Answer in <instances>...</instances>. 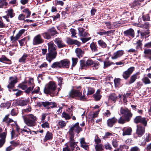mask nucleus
Masks as SVG:
<instances>
[{"label": "nucleus", "mask_w": 151, "mask_h": 151, "mask_svg": "<svg viewBox=\"0 0 151 151\" xmlns=\"http://www.w3.org/2000/svg\"><path fill=\"white\" fill-rule=\"evenodd\" d=\"M95 149L96 151H102L104 150L103 144H96L95 146Z\"/></svg>", "instance_id": "nucleus-37"}, {"label": "nucleus", "mask_w": 151, "mask_h": 151, "mask_svg": "<svg viewBox=\"0 0 151 151\" xmlns=\"http://www.w3.org/2000/svg\"><path fill=\"white\" fill-rule=\"evenodd\" d=\"M142 80L145 84H149L151 83L150 80L147 77H145Z\"/></svg>", "instance_id": "nucleus-58"}, {"label": "nucleus", "mask_w": 151, "mask_h": 151, "mask_svg": "<svg viewBox=\"0 0 151 151\" xmlns=\"http://www.w3.org/2000/svg\"><path fill=\"white\" fill-rule=\"evenodd\" d=\"M120 112L121 114L123 115L124 118L121 116L118 120L117 122L119 124H123L126 122H129L130 121L133 115L130 110L127 108H124L122 107L120 109Z\"/></svg>", "instance_id": "nucleus-3"}, {"label": "nucleus", "mask_w": 151, "mask_h": 151, "mask_svg": "<svg viewBox=\"0 0 151 151\" xmlns=\"http://www.w3.org/2000/svg\"><path fill=\"white\" fill-rule=\"evenodd\" d=\"M118 97L115 93L111 94L109 97V99L115 103L117 100Z\"/></svg>", "instance_id": "nucleus-30"}, {"label": "nucleus", "mask_w": 151, "mask_h": 151, "mask_svg": "<svg viewBox=\"0 0 151 151\" xmlns=\"http://www.w3.org/2000/svg\"><path fill=\"white\" fill-rule=\"evenodd\" d=\"M44 42V40L42 38L41 35L38 34L34 37L32 43L34 45H36L41 44Z\"/></svg>", "instance_id": "nucleus-13"}, {"label": "nucleus", "mask_w": 151, "mask_h": 151, "mask_svg": "<svg viewBox=\"0 0 151 151\" xmlns=\"http://www.w3.org/2000/svg\"><path fill=\"white\" fill-rule=\"evenodd\" d=\"M10 105L11 104L9 102H6L5 103H1L0 105V107L2 108H8L10 107Z\"/></svg>", "instance_id": "nucleus-42"}, {"label": "nucleus", "mask_w": 151, "mask_h": 151, "mask_svg": "<svg viewBox=\"0 0 151 151\" xmlns=\"http://www.w3.org/2000/svg\"><path fill=\"white\" fill-rule=\"evenodd\" d=\"M29 54L24 53L22 56L19 60L20 63H26V60Z\"/></svg>", "instance_id": "nucleus-31"}, {"label": "nucleus", "mask_w": 151, "mask_h": 151, "mask_svg": "<svg viewBox=\"0 0 151 151\" xmlns=\"http://www.w3.org/2000/svg\"><path fill=\"white\" fill-rule=\"evenodd\" d=\"M79 124V123L77 122L71 126L68 132L70 136H74V131L78 134L82 131V129L80 127Z\"/></svg>", "instance_id": "nucleus-8"}, {"label": "nucleus", "mask_w": 151, "mask_h": 151, "mask_svg": "<svg viewBox=\"0 0 151 151\" xmlns=\"http://www.w3.org/2000/svg\"><path fill=\"white\" fill-rule=\"evenodd\" d=\"M104 147L105 149L106 150H111L112 149L111 145L109 142L105 143L104 145Z\"/></svg>", "instance_id": "nucleus-49"}, {"label": "nucleus", "mask_w": 151, "mask_h": 151, "mask_svg": "<svg viewBox=\"0 0 151 151\" xmlns=\"http://www.w3.org/2000/svg\"><path fill=\"white\" fill-rule=\"evenodd\" d=\"M25 123L28 126H35L36 124V117L32 114H30L23 118Z\"/></svg>", "instance_id": "nucleus-5"}, {"label": "nucleus", "mask_w": 151, "mask_h": 151, "mask_svg": "<svg viewBox=\"0 0 151 151\" xmlns=\"http://www.w3.org/2000/svg\"><path fill=\"white\" fill-rule=\"evenodd\" d=\"M124 51L122 50H119L114 53L113 56L111 57L112 60H116L120 58L124 54Z\"/></svg>", "instance_id": "nucleus-18"}, {"label": "nucleus", "mask_w": 151, "mask_h": 151, "mask_svg": "<svg viewBox=\"0 0 151 151\" xmlns=\"http://www.w3.org/2000/svg\"><path fill=\"white\" fill-rule=\"evenodd\" d=\"M74 136H70L69 137V142L70 146V147H76V145L74 143V141L75 140L74 138Z\"/></svg>", "instance_id": "nucleus-33"}, {"label": "nucleus", "mask_w": 151, "mask_h": 151, "mask_svg": "<svg viewBox=\"0 0 151 151\" xmlns=\"http://www.w3.org/2000/svg\"><path fill=\"white\" fill-rule=\"evenodd\" d=\"M62 115V117L65 118L66 120L69 119L71 118V116L65 111L63 112Z\"/></svg>", "instance_id": "nucleus-48"}, {"label": "nucleus", "mask_w": 151, "mask_h": 151, "mask_svg": "<svg viewBox=\"0 0 151 151\" xmlns=\"http://www.w3.org/2000/svg\"><path fill=\"white\" fill-rule=\"evenodd\" d=\"M8 13L7 15L8 16H10L11 18L13 17L15 15V14L13 13V10L12 9H9L8 10Z\"/></svg>", "instance_id": "nucleus-46"}, {"label": "nucleus", "mask_w": 151, "mask_h": 151, "mask_svg": "<svg viewBox=\"0 0 151 151\" xmlns=\"http://www.w3.org/2000/svg\"><path fill=\"white\" fill-rule=\"evenodd\" d=\"M25 30L23 29L20 30L18 33L17 34L16 36L14 37L13 36L10 37L11 41L12 42H15L19 39L20 37L24 32Z\"/></svg>", "instance_id": "nucleus-14"}, {"label": "nucleus", "mask_w": 151, "mask_h": 151, "mask_svg": "<svg viewBox=\"0 0 151 151\" xmlns=\"http://www.w3.org/2000/svg\"><path fill=\"white\" fill-rule=\"evenodd\" d=\"M66 42L69 45H75L78 47L80 46L81 44V42L77 40H73L69 37L67 38Z\"/></svg>", "instance_id": "nucleus-16"}, {"label": "nucleus", "mask_w": 151, "mask_h": 151, "mask_svg": "<svg viewBox=\"0 0 151 151\" xmlns=\"http://www.w3.org/2000/svg\"><path fill=\"white\" fill-rule=\"evenodd\" d=\"M48 53L46 54V59L50 63L55 59L57 56L56 45L53 42H50L47 43Z\"/></svg>", "instance_id": "nucleus-4"}, {"label": "nucleus", "mask_w": 151, "mask_h": 151, "mask_svg": "<svg viewBox=\"0 0 151 151\" xmlns=\"http://www.w3.org/2000/svg\"><path fill=\"white\" fill-rule=\"evenodd\" d=\"M117 121L118 119L114 117L109 118L107 121V126L108 127H112L117 122Z\"/></svg>", "instance_id": "nucleus-20"}, {"label": "nucleus", "mask_w": 151, "mask_h": 151, "mask_svg": "<svg viewBox=\"0 0 151 151\" xmlns=\"http://www.w3.org/2000/svg\"><path fill=\"white\" fill-rule=\"evenodd\" d=\"M43 123L41 124V127L43 128H50V125L47 122H45L44 121L42 122Z\"/></svg>", "instance_id": "nucleus-50"}, {"label": "nucleus", "mask_w": 151, "mask_h": 151, "mask_svg": "<svg viewBox=\"0 0 151 151\" xmlns=\"http://www.w3.org/2000/svg\"><path fill=\"white\" fill-rule=\"evenodd\" d=\"M57 106V105L56 104L55 102H49V106L50 109V108H53L55 107H56Z\"/></svg>", "instance_id": "nucleus-52"}, {"label": "nucleus", "mask_w": 151, "mask_h": 151, "mask_svg": "<svg viewBox=\"0 0 151 151\" xmlns=\"http://www.w3.org/2000/svg\"><path fill=\"white\" fill-rule=\"evenodd\" d=\"M148 119L146 117H142L141 116H137L134 119V122L136 124H140L142 126L146 127Z\"/></svg>", "instance_id": "nucleus-9"}, {"label": "nucleus", "mask_w": 151, "mask_h": 151, "mask_svg": "<svg viewBox=\"0 0 151 151\" xmlns=\"http://www.w3.org/2000/svg\"><path fill=\"white\" fill-rule=\"evenodd\" d=\"M58 34L55 27H52L50 28L47 32L42 33V35L45 39L49 40L51 38V36H54Z\"/></svg>", "instance_id": "nucleus-7"}, {"label": "nucleus", "mask_w": 151, "mask_h": 151, "mask_svg": "<svg viewBox=\"0 0 151 151\" xmlns=\"http://www.w3.org/2000/svg\"><path fill=\"white\" fill-rule=\"evenodd\" d=\"M80 143L81 144V147H85V146H84L83 144H87V143L85 142V139L84 137L80 139Z\"/></svg>", "instance_id": "nucleus-63"}, {"label": "nucleus", "mask_w": 151, "mask_h": 151, "mask_svg": "<svg viewBox=\"0 0 151 151\" xmlns=\"http://www.w3.org/2000/svg\"><path fill=\"white\" fill-rule=\"evenodd\" d=\"M23 12L27 14L26 18H27L30 17L31 12L28 8H26L23 10Z\"/></svg>", "instance_id": "nucleus-43"}, {"label": "nucleus", "mask_w": 151, "mask_h": 151, "mask_svg": "<svg viewBox=\"0 0 151 151\" xmlns=\"http://www.w3.org/2000/svg\"><path fill=\"white\" fill-rule=\"evenodd\" d=\"M58 85L60 88H61L62 85L63 83V78L60 77L59 78H58Z\"/></svg>", "instance_id": "nucleus-62"}, {"label": "nucleus", "mask_w": 151, "mask_h": 151, "mask_svg": "<svg viewBox=\"0 0 151 151\" xmlns=\"http://www.w3.org/2000/svg\"><path fill=\"white\" fill-rule=\"evenodd\" d=\"M75 52L77 56L79 58L83 57L85 53V51L82 50L81 48H78L75 50Z\"/></svg>", "instance_id": "nucleus-23"}, {"label": "nucleus", "mask_w": 151, "mask_h": 151, "mask_svg": "<svg viewBox=\"0 0 151 151\" xmlns=\"http://www.w3.org/2000/svg\"><path fill=\"white\" fill-rule=\"evenodd\" d=\"M62 68L68 69L69 68L70 62L69 59H64L60 60Z\"/></svg>", "instance_id": "nucleus-17"}, {"label": "nucleus", "mask_w": 151, "mask_h": 151, "mask_svg": "<svg viewBox=\"0 0 151 151\" xmlns=\"http://www.w3.org/2000/svg\"><path fill=\"white\" fill-rule=\"evenodd\" d=\"M95 89L91 87L88 88V91L86 94L87 96L91 95L93 94L95 92Z\"/></svg>", "instance_id": "nucleus-41"}, {"label": "nucleus", "mask_w": 151, "mask_h": 151, "mask_svg": "<svg viewBox=\"0 0 151 151\" xmlns=\"http://www.w3.org/2000/svg\"><path fill=\"white\" fill-rule=\"evenodd\" d=\"M150 139H151L150 138V134L149 133H148L147 134V135L146 137L145 138L144 140V144L143 145H145L146 143L147 142H148L150 141Z\"/></svg>", "instance_id": "nucleus-53"}, {"label": "nucleus", "mask_w": 151, "mask_h": 151, "mask_svg": "<svg viewBox=\"0 0 151 151\" xmlns=\"http://www.w3.org/2000/svg\"><path fill=\"white\" fill-rule=\"evenodd\" d=\"M111 142L112 145L114 147L117 148L118 146L119 141L117 139L114 138L112 140Z\"/></svg>", "instance_id": "nucleus-38"}, {"label": "nucleus", "mask_w": 151, "mask_h": 151, "mask_svg": "<svg viewBox=\"0 0 151 151\" xmlns=\"http://www.w3.org/2000/svg\"><path fill=\"white\" fill-rule=\"evenodd\" d=\"M0 148L3 147L6 141V133H2L0 134Z\"/></svg>", "instance_id": "nucleus-21"}, {"label": "nucleus", "mask_w": 151, "mask_h": 151, "mask_svg": "<svg viewBox=\"0 0 151 151\" xmlns=\"http://www.w3.org/2000/svg\"><path fill=\"white\" fill-rule=\"evenodd\" d=\"M56 88L57 86L55 82L50 81L44 88V92L46 94H50L56 90Z\"/></svg>", "instance_id": "nucleus-6"}, {"label": "nucleus", "mask_w": 151, "mask_h": 151, "mask_svg": "<svg viewBox=\"0 0 151 151\" xmlns=\"http://www.w3.org/2000/svg\"><path fill=\"white\" fill-rule=\"evenodd\" d=\"M85 93H86V90L84 89L83 90V95L81 96L80 98V100L82 101H86L87 100V98L86 97V95L85 94Z\"/></svg>", "instance_id": "nucleus-47"}, {"label": "nucleus", "mask_w": 151, "mask_h": 151, "mask_svg": "<svg viewBox=\"0 0 151 151\" xmlns=\"http://www.w3.org/2000/svg\"><path fill=\"white\" fill-rule=\"evenodd\" d=\"M40 90V88L39 87L37 86L35 88L34 90L32 91V94H33L35 93H38Z\"/></svg>", "instance_id": "nucleus-64"}, {"label": "nucleus", "mask_w": 151, "mask_h": 151, "mask_svg": "<svg viewBox=\"0 0 151 151\" xmlns=\"http://www.w3.org/2000/svg\"><path fill=\"white\" fill-rule=\"evenodd\" d=\"M64 4V2L62 1H60L58 0H56L55 1L54 5L55 6H57L58 5H60L61 6H63Z\"/></svg>", "instance_id": "nucleus-54"}, {"label": "nucleus", "mask_w": 151, "mask_h": 151, "mask_svg": "<svg viewBox=\"0 0 151 151\" xmlns=\"http://www.w3.org/2000/svg\"><path fill=\"white\" fill-rule=\"evenodd\" d=\"M90 47L92 52H97L98 50V47L96 43L94 42H92L90 44Z\"/></svg>", "instance_id": "nucleus-26"}, {"label": "nucleus", "mask_w": 151, "mask_h": 151, "mask_svg": "<svg viewBox=\"0 0 151 151\" xmlns=\"http://www.w3.org/2000/svg\"><path fill=\"white\" fill-rule=\"evenodd\" d=\"M80 66L79 68L81 70L85 69L86 68H92L93 70L98 69L100 64L97 61H93L90 58L85 57L80 61Z\"/></svg>", "instance_id": "nucleus-1"}, {"label": "nucleus", "mask_w": 151, "mask_h": 151, "mask_svg": "<svg viewBox=\"0 0 151 151\" xmlns=\"http://www.w3.org/2000/svg\"><path fill=\"white\" fill-rule=\"evenodd\" d=\"M28 85L30 86H33L35 87V84L34 82V79L33 78H29L28 82Z\"/></svg>", "instance_id": "nucleus-40"}, {"label": "nucleus", "mask_w": 151, "mask_h": 151, "mask_svg": "<svg viewBox=\"0 0 151 151\" xmlns=\"http://www.w3.org/2000/svg\"><path fill=\"white\" fill-rule=\"evenodd\" d=\"M122 81V79L119 78L114 79V82L115 87L116 88L119 87L121 86V82Z\"/></svg>", "instance_id": "nucleus-32"}, {"label": "nucleus", "mask_w": 151, "mask_h": 151, "mask_svg": "<svg viewBox=\"0 0 151 151\" xmlns=\"http://www.w3.org/2000/svg\"><path fill=\"white\" fill-rule=\"evenodd\" d=\"M142 18L144 21H150V17L149 14H147L145 15H143Z\"/></svg>", "instance_id": "nucleus-44"}, {"label": "nucleus", "mask_w": 151, "mask_h": 151, "mask_svg": "<svg viewBox=\"0 0 151 151\" xmlns=\"http://www.w3.org/2000/svg\"><path fill=\"white\" fill-rule=\"evenodd\" d=\"M104 68L105 69L108 68L109 66H110L111 65H114L115 63L113 62H110V61H104Z\"/></svg>", "instance_id": "nucleus-39"}, {"label": "nucleus", "mask_w": 151, "mask_h": 151, "mask_svg": "<svg viewBox=\"0 0 151 151\" xmlns=\"http://www.w3.org/2000/svg\"><path fill=\"white\" fill-rule=\"evenodd\" d=\"M17 87L21 89L22 90H26L27 87V85L22 84V83H20L19 84Z\"/></svg>", "instance_id": "nucleus-51"}, {"label": "nucleus", "mask_w": 151, "mask_h": 151, "mask_svg": "<svg viewBox=\"0 0 151 151\" xmlns=\"http://www.w3.org/2000/svg\"><path fill=\"white\" fill-rule=\"evenodd\" d=\"M98 43L99 47L103 48H105L107 47L106 44L102 40H98Z\"/></svg>", "instance_id": "nucleus-34"}, {"label": "nucleus", "mask_w": 151, "mask_h": 151, "mask_svg": "<svg viewBox=\"0 0 151 151\" xmlns=\"http://www.w3.org/2000/svg\"><path fill=\"white\" fill-rule=\"evenodd\" d=\"M145 127L141 125H137L135 134V135H137V136L135 137L134 135V137L137 138V137H140L142 136L145 132Z\"/></svg>", "instance_id": "nucleus-10"}, {"label": "nucleus", "mask_w": 151, "mask_h": 151, "mask_svg": "<svg viewBox=\"0 0 151 151\" xmlns=\"http://www.w3.org/2000/svg\"><path fill=\"white\" fill-rule=\"evenodd\" d=\"M124 36L131 37L132 38L134 37L135 33L134 30L132 28H130L124 31Z\"/></svg>", "instance_id": "nucleus-19"}, {"label": "nucleus", "mask_w": 151, "mask_h": 151, "mask_svg": "<svg viewBox=\"0 0 151 151\" xmlns=\"http://www.w3.org/2000/svg\"><path fill=\"white\" fill-rule=\"evenodd\" d=\"M0 62L4 63H5V62H7V63L8 64H11V60L7 58L5 55H2L1 57L0 58Z\"/></svg>", "instance_id": "nucleus-29"}, {"label": "nucleus", "mask_w": 151, "mask_h": 151, "mask_svg": "<svg viewBox=\"0 0 151 151\" xmlns=\"http://www.w3.org/2000/svg\"><path fill=\"white\" fill-rule=\"evenodd\" d=\"M58 124L60 126V127L61 128L64 127L66 125V123L65 122L62 120H61L59 122Z\"/></svg>", "instance_id": "nucleus-56"}, {"label": "nucleus", "mask_w": 151, "mask_h": 151, "mask_svg": "<svg viewBox=\"0 0 151 151\" xmlns=\"http://www.w3.org/2000/svg\"><path fill=\"white\" fill-rule=\"evenodd\" d=\"M93 97L94 98L95 100L96 101H99L101 98L102 96L101 95H93Z\"/></svg>", "instance_id": "nucleus-61"}, {"label": "nucleus", "mask_w": 151, "mask_h": 151, "mask_svg": "<svg viewBox=\"0 0 151 151\" xmlns=\"http://www.w3.org/2000/svg\"><path fill=\"white\" fill-rule=\"evenodd\" d=\"M78 59L77 58H72V67L71 68V69L73 70V67H74L76 64L78 62Z\"/></svg>", "instance_id": "nucleus-57"}, {"label": "nucleus", "mask_w": 151, "mask_h": 151, "mask_svg": "<svg viewBox=\"0 0 151 151\" xmlns=\"http://www.w3.org/2000/svg\"><path fill=\"white\" fill-rule=\"evenodd\" d=\"M29 102V101L27 100H23L20 98L17 101V103L18 105L22 106L26 105Z\"/></svg>", "instance_id": "nucleus-25"}, {"label": "nucleus", "mask_w": 151, "mask_h": 151, "mask_svg": "<svg viewBox=\"0 0 151 151\" xmlns=\"http://www.w3.org/2000/svg\"><path fill=\"white\" fill-rule=\"evenodd\" d=\"M78 35L80 36L85 37L89 35L88 32H85V29L82 27L78 28Z\"/></svg>", "instance_id": "nucleus-24"}, {"label": "nucleus", "mask_w": 151, "mask_h": 151, "mask_svg": "<svg viewBox=\"0 0 151 151\" xmlns=\"http://www.w3.org/2000/svg\"><path fill=\"white\" fill-rule=\"evenodd\" d=\"M123 132L122 135H129L131 134L132 132V128L130 127H126L124 128L123 130Z\"/></svg>", "instance_id": "nucleus-22"}, {"label": "nucleus", "mask_w": 151, "mask_h": 151, "mask_svg": "<svg viewBox=\"0 0 151 151\" xmlns=\"http://www.w3.org/2000/svg\"><path fill=\"white\" fill-rule=\"evenodd\" d=\"M134 69L135 68L134 67H131L129 68L127 70L124 72L122 76L124 79L125 80H127L129 77Z\"/></svg>", "instance_id": "nucleus-11"}, {"label": "nucleus", "mask_w": 151, "mask_h": 151, "mask_svg": "<svg viewBox=\"0 0 151 151\" xmlns=\"http://www.w3.org/2000/svg\"><path fill=\"white\" fill-rule=\"evenodd\" d=\"M111 114V113L109 110H106V111H105L104 113L103 114V117H109L110 116Z\"/></svg>", "instance_id": "nucleus-59"}, {"label": "nucleus", "mask_w": 151, "mask_h": 151, "mask_svg": "<svg viewBox=\"0 0 151 151\" xmlns=\"http://www.w3.org/2000/svg\"><path fill=\"white\" fill-rule=\"evenodd\" d=\"M51 67L53 69L62 68L60 61H57L53 63L51 66Z\"/></svg>", "instance_id": "nucleus-28"}, {"label": "nucleus", "mask_w": 151, "mask_h": 151, "mask_svg": "<svg viewBox=\"0 0 151 151\" xmlns=\"http://www.w3.org/2000/svg\"><path fill=\"white\" fill-rule=\"evenodd\" d=\"M10 115L9 114H8L5 115L2 120V122L6 123V122H7L8 121H9L10 119H11L9 117Z\"/></svg>", "instance_id": "nucleus-55"}, {"label": "nucleus", "mask_w": 151, "mask_h": 151, "mask_svg": "<svg viewBox=\"0 0 151 151\" xmlns=\"http://www.w3.org/2000/svg\"><path fill=\"white\" fill-rule=\"evenodd\" d=\"M82 95V92H80L79 90L73 89L69 93V96L72 98L77 97L79 98L78 99L80 100V98Z\"/></svg>", "instance_id": "nucleus-12"}, {"label": "nucleus", "mask_w": 151, "mask_h": 151, "mask_svg": "<svg viewBox=\"0 0 151 151\" xmlns=\"http://www.w3.org/2000/svg\"><path fill=\"white\" fill-rule=\"evenodd\" d=\"M137 79V74L135 73L133 75L130 77V79L128 82L129 84H131L135 81Z\"/></svg>", "instance_id": "nucleus-35"}, {"label": "nucleus", "mask_w": 151, "mask_h": 151, "mask_svg": "<svg viewBox=\"0 0 151 151\" xmlns=\"http://www.w3.org/2000/svg\"><path fill=\"white\" fill-rule=\"evenodd\" d=\"M53 137V134L51 132L48 131L47 132L45 136L44 139V141L46 142L48 140H51Z\"/></svg>", "instance_id": "nucleus-27"}, {"label": "nucleus", "mask_w": 151, "mask_h": 151, "mask_svg": "<svg viewBox=\"0 0 151 151\" xmlns=\"http://www.w3.org/2000/svg\"><path fill=\"white\" fill-rule=\"evenodd\" d=\"M49 101H45V102L43 101L42 102V104H43V106L44 107L46 108V109H50V108L49 106Z\"/></svg>", "instance_id": "nucleus-60"}, {"label": "nucleus", "mask_w": 151, "mask_h": 151, "mask_svg": "<svg viewBox=\"0 0 151 151\" xmlns=\"http://www.w3.org/2000/svg\"><path fill=\"white\" fill-rule=\"evenodd\" d=\"M18 82L17 78H14L13 77H10L9 78L8 84L7 86V88L8 91L10 92H12L17 91L15 94L16 97L20 96L22 95L23 92L18 89L14 88L16 84Z\"/></svg>", "instance_id": "nucleus-2"}, {"label": "nucleus", "mask_w": 151, "mask_h": 151, "mask_svg": "<svg viewBox=\"0 0 151 151\" xmlns=\"http://www.w3.org/2000/svg\"><path fill=\"white\" fill-rule=\"evenodd\" d=\"M54 42L56 44L58 48L66 47L67 46L63 42L61 38H56L54 40Z\"/></svg>", "instance_id": "nucleus-15"}, {"label": "nucleus", "mask_w": 151, "mask_h": 151, "mask_svg": "<svg viewBox=\"0 0 151 151\" xmlns=\"http://www.w3.org/2000/svg\"><path fill=\"white\" fill-rule=\"evenodd\" d=\"M34 87L32 86H29V87L27 88L24 91V92L27 94H29L31 92L33 91V90Z\"/></svg>", "instance_id": "nucleus-45"}, {"label": "nucleus", "mask_w": 151, "mask_h": 151, "mask_svg": "<svg viewBox=\"0 0 151 151\" xmlns=\"http://www.w3.org/2000/svg\"><path fill=\"white\" fill-rule=\"evenodd\" d=\"M141 1L140 0H135L133 3L131 4V7L132 8H134L135 7L138 5H139L141 4Z\"/></svg>", "instance_id": "nucleus-36"}]
</instances>
